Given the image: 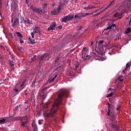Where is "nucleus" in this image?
Segmentation results:
<instances>
[{"label":"nucleus","instance_id":"40","mask_svg":"<svg viewBox=\"0 0 131 131\" xmlns=\"http://www.w3.org/2000/svg\"><path fill=\"white\" fill-rule=\"evenodd\" d=\"M107 105H108V110H110V108H111V104H110V103L108 102Z\"/></svg>","mask_w":131,"mask_h":131},{"label":"nucleus","instance_id":"63","mask_svg":"<svg viewBox=\"0 0 131 131\" xmlns=\"http://www.w3.org/2000/svg\"><path fill=\"white\" fill-rule=\"evenodd\" d=\"M105 34H107V35H108V34H109V31H108V32H107L106 33H104Z\"/></svg>","mask_w":131,"mask_h":131},{"label":"nucleus","instance_id":"18","mask_svg":"<svg viewBox=\"0 0 131 131\" xmlns=\"http://www.w3.org/2000/svg\"><path fill=\"white\" fill-rule=\"evenodd\" d=\"M67 75L68 76H73L74 75V74H73V72H72L71 71H69L67 72Z\"/></svg>","mask_w":131,"mask_h":131},{"label":"nucleus","instance_id":"17","mask_svg":"<svg viewBox=\"0 0 131 131\" xmlns=\"http://www.w3.org/2000/svg\"><path fill=\"white\" fill-rule=\"evenodd\" d=\"M113 3L114 2H111V4H110L105 9H103V11H106L108 8L110 7H112V6H113Z\"/></svg>","mask_w":131,"mask_h":131},{"label":"nucleus","instance_id":"49","mask_svg":"<svg viewBox=\"0 0 131 131\" xmlns=\"http://www.w3.org/2000/svg\"><path fill=\"white\" fill-rule=\"evenodd\" d=\"M18 51H19V52H22V50H23L22 47L18 48Z\"/></svg>","mask_w":131,"mask_h":131},{"label":"nucleus","instance_id":"8","mask_svg":"<svg viewBox=\"0 0 131 131\" xmlns=\"http://www.w3.org/2000/svg\"><path fill=\"white\" fill-rule=\"evenodd\" d=\"M33 32H34V33H39V34H40V31H39V28L38 26L35 27Z\"/></svg>","mask_w":131,"mask_h":131},{"label":"nucleus","instance_id":"46","mask_svg":"<svg viewBox=\"0 0 131 131\" xmlns=\"http://www.w3.org/2000/svg\"><path fill=\"white\" fill-rule=\"evenodd\" d=\"M19 41L20 43H24V41L21 39V38L19 39Z\"/></svg>","mask_w":131,"mask_h":131},{"label":"nucleus","instance_id":"33","mask_svg":"<svg viewBox=\"0 0 131 131\" xmlns=\"http://www.w3.org/2000/svg\"><path fill=\"white\" fill-rule=\"evenodd\" d=\"M0 49H1V50H3V51H4V50H7V47H4V46L1 45V46H0Z\"/></svg>","mask_w":131,"mask_h":131},{"label":"nucleus","instance_id":"59","mask_svg":"<svg viewBox=\"0 0 131 131\" xmlns=\"http://www.w3.org/2000/svg\"><path fill=\"white\" fill-rule=\"evenodd\" d=\"M45 13H46V11L45 10H42V12H41V14H45Z\"/></svg>","mask_w":131,"mask_h":131},{"label":"nucleus","instance_id":"64","mask_svg":"<svg viewBox=\"0 0 131 131\" xmlns=\"http://www.w3.org/2000/svg\"><path fill=\"white\" fill-rule=\"evenodd\" d=\"M129 19L131 20V14L129 15Z\"/></svg>","mask_w":131,"mask_h":131},{"label":"nucleus","instance_id":"61","mask_svg":"<svg viewBox=\"0 0 131 131\" xmlns=\"http://www.w3.org/2000/svg\"><path fill=\"white\" fill-rule=\"evenodd\" d=\"M129 25L131 26V19L129 21Z\"/></svg>","mask_w":131,"mask_h":131},{"label":"nucleus","instance_id":"44","mask_svg":"<svg viewBox=\"0 0 131 131\" xmlns=\"http://www.w3.org/2000/svg\"><path fill=\"white\" fill-rule=\"evenodd\" d=\"M17 22H18V19L14 20V23H13V24L12 26H13V25H16V23H17Z\"/></svg>","mask_w":131,"mask_h":131},{"label":"nucleus","instance_id":"42","mask_svg":"<svg viewBox=\"0 0 131 131\" xmlns=\"http://www.w3.org/2000/svg\"><path fill=\"white\" fill-rule=\"evenodd\" d=\"M34 34H35V33L32 32L31 34V35L33 38H34Z\"/></svg>","mask_w":131,"mask_h":131},{"label":"nucleus","instance_id":"56","mask_svg":"<svg viewBox=\"0 0 131 131\" xmlns=\"http://www.w3.org/2000/svg\"><path fill=\"white\" fill-rule=\"evenodd\" d=\"M48 83H49V82H47V83H45L43 85V86H45V85H48Z\"/></svg>","mask_w":131,"mask_h":131},{"label":"nucleus","instance_id":"29","mask_svg":"<svg viewBox=\"0 0 131 131\" xmlns=\"http://www.w3.org/2000/svg\"><path fill=\"white\" fill-rule=\"evenodd\" d=\"M82 28H83L82 26H80L78 27V29H77V31H79L81 30V29H82Z\"/></svg>","mask_w":131,"mask_h":131},{"label":"nucleus","instance_id":"4","mask_svg":"<svg viewBox=\"0 0 131 131\" xmlns=\"http://www.w3.org/2000/svg\"><path fill=\"white\" fill-rule=\"evenodd\" d=\"M72 19H74V15H73L72 14L67 15L62 19L61 22H63L64 23H67L68 21H71Z\"/></svg>","mask_w":131,"mask_h":131},{"label":"nucleus","instance_id":"52","mask_svg":"<svg viewBox=\"0 0 131 131\" xmlns=\"http://www.w3.org/2000/svg\"><path fill=\"white\" fill-rule=\"evenodd\" d=\"M14 92H19V90L17 88L14 89Z\"/></svg>","mask_w":131,"mask_h":131},{"label":"nucleus","instance_id":"21","mask_svg":"<svg viewBox=\"0 0 131 131\" xmlns=\"http://www.w3.org/2000/svg\"><path fill=\"white\" fill-rule=\"evenodd\" d=\"M16 33L17 36L18 37H19L20 38H22V37H23V35H21V33H20L19 32H17Z\"/></svg>","mask_w":131,"mask_h":131},{"label":"nucleus","instance_id":"19","mask_svg":"<svg viewBox=\"0 0 131 131\" xmlns=\"http://www.w3.org/2000/svg\"><path fill=\"white\" fill-rule=\"evenodd\" d=\"M26 81V80H24L23 81V82H22V83L21 84L20 88V90H23V89H24V84L25 83V82Z\"/></svg>","mask_w":131,"mask_h":131},{"label":"nucleus","instance_id":"2","mask_svg":"<svg viewBox=\"0 0 131 131\" xmlns=\"http://www.w3.org/2000/svg\"><path fill=\"white\" fill-rule=\"evenodd\" d=\"M125 3H127V6L124 11L122 13H119V12H116L114 14V17H119V19H121L122 18V14H124V13H128V11H130L131 10V0H126Z\"/></svg>","mask_w":131,"mask_h":131},{"label":"nucleus","instance_id":"15","mask_svg":"<svg viewBox=\"0 0 131 131\" xmlns=\"http://www.w3.org/2000/svg\"><path fill=\"white\" fill-rule=\"evenodd\" d=\"M35 81H36V77H35L34 80H33L31 84V86L32 88H35Z\"/></svg>","mask_w":131,"mask_h":131},{"label":"nucleus","instance_id":"24","mask_svg":"<svg viewBox=\"0 0 131 131\" xmlns=\"http://www.w3.org/2000/svg\"><path fill=\"white\" fill-rule=\"evenodd\" d=\"M131 31L130 28H128L127 30L125 31V34H128V33H129Z\"/></svg>","mask_w":131,"mask_h":131},{"label":"nucleus","instance_id":"32","mask_svg":"<svg viewBox=\"0 0 131 131\" xmlns=\"http://www.w3.org/2000/svg\"><path fill=\"white\" fill-rule=\"evenodd\" d=\"M130 67V63H127L126 64L125 70H127V68H129Z\"/></svg>","mask_w":131,"mask_h":131},{"label":"nucleus","instance_id":"26","mask_svg":"<svg viewBox=\"0 0 131 131\" xmlns=\"http://www.w3.org/2000/svg\"><path fill=\"white\" fill-rule=\"evenodd\" d=\"M26 123H27V122H21V125L22 126H23V127H26V125H25V124H26Z\"/></svg>","mask_w":131,"mask_h":131},{"label":"nucleus","instance_id":"53","mask_svg":"<svg viewBox=\"0 0 131 131\" xmlns=\"http://www.w3.org/2000/svg\"><path fill=\"white\" fill-rule=\"evenodd\" d=\"M10 36H11L12 38H14V36H13V34L10 33Z\"/></svg>","mask_w":131,"mask_h":131},{"label":"nucleus","instance_id":"55","mask_svg":"<svg viewBox=\"0 0 131 131\" xmlns=\"http://www.w3.org/2000/svg\"><path fill=\"white\" fill-rule=\"evenodd\" d=\"M38 123L39 124H41V121L40 120L38 121Z\"/></svg>","mask_w":131,"mask_h":131},{"label":"nucleus","instance_id":"48","mask_svg":"<svg viewBox=\"0 0 131 131\" xmlns=\"http://www.w3.org/2000/svg\"><path fill=\"white\" fill-rule=\"evenodd\" d=\"M47 6H48V4L45 3L44 4V6H42L43 9H45V8H46V7H47Z\"/></svg>","mask_w":131,"mask_h":131},{"label":"nucleus","instance_id":"57","mask_svg":"<svg viewBox=\"0 0 131 131\" xmlns=\"http://www.w3.org/2000/svg\"><path fill=\"white\" fill-rule=\"evenodd\" d=\"M127 70H125V69L124 70H123L122 72L123 73H125V71Z\"/></svg>","mask_w":131,"mask_h":131},{"label":"nucleus","instance_id":"43","mask_svg":"<svg viewBox=\"0 0 131 131\" xmlns=\"http://www.w3.org/2000/svg\"><path fill=\"white\" fill-rule=\"evenodd\" d=\"M82 59H84L85 58V54H83V52H82Z\"/></svg>","mask_w":131,"mask_h":131},{"label":"nucleus","instance_id":"54","mask_svg":"<svg viewBox=\"0 0 131 131\" xmlns=\"http://www.w3.org/2000/svg\"><path fill=\"white\" fill-rule=\"evenodd\" d=\"M58 29H62V26H59L58 27Z\"/></svg>","mask_w":131,"mask_h":131},{"label":"nucleus","instance_id":"1","mask_svg":"<svg viewBox=\"0 0 131 131\" xmlns=\"http://www.w3.org/2000/svg\"><path fill=\"white\" fill-rule=\"evenodd\" d=\"M69 95V92L66 89L60 90L58 92V95L57 99L54 101V104L53 105V108L50 111V113L47 114V117H52L54 120H57V117L55 116V114L57 113V110L59 108V105L62 104V101L64 97L67 98Z\"/></svg>","mask_w":131,"mask_h":131},{"label":"nucleus","instance_id":"34","mask_svg":"<svg viewBox=\"0 0 131 131\" xmlns=\"http://www.w3.org/2000/svg\"><path fill=\"white\" fill-rule=\"evenodd\" d=\"M6 122V119H2L0 120V124L2 123H4Z\"/></svg>","mask_w":131,"mask_h":131},{"label":"nucleus","instance_id":"30","mask_svg":"<svg viewBox=\"0 0 131 131\" xmlns=\"http://www.w3.org/2000/svg\"><path fill=\"white\" fill-rule=\"evenodd\" d=\"M37 13L38 14H41V13H42V9H39V8H38V10L37 11Z\"/></svg>","mask_w":131,"mask_h":131},{"label":"nucleus","instance_id":"41","mask_svg":"<svg viewBox=\"0 0 131 131\" xmlns=\"http://www.w3.org/2000/svg\"><path fill=\"white\" fill-rule=\"evenodd\" d=\"M63 68V67H62V66H59V67H57L56 68V69H55V70H56V71H58V70H59V68Z\"/></svg>","mask_w":131,"mask_h":131},{"label":"nucleus","instance_id":"39","mask_svg":"<svg viewBox=\"0 0 131 131\" xmlns=\"http://www.w3.org/2000/svg\"><path fill=\"white\" fill-rule=\"evenodd\" d=\"M79 65H80V64L79 63V62H76V65L75 66V68H78V67L79 66Z\"/></svg>","mask_w":131,"mask_h":131},{"label":"nucleus","instance_id":"25","mask_svg":"<svg viewBox=\"0 0 131 131\" xmlns=\"http://www.w3.org/2000/svg\"><path fill=\"white\" fill-rule=\"evenodd\" d=\"M21 117H14L13 118V120L15 121H18V120H21Z\"/></svg>","mask_w":131,"mask_h":131},{"label":"nucleus","instance_id":"60","mask_svg":"<svg viewBox=\"0 0 131 131\" xmlns=\"http://www.w3.org/2000/svg\"><path fill=\"white\" fill-rule=\"evenodd\" d=\"M74 51V49H73L72 50H70V53H72Z\"/></svg>","mask_w":131,"mask_h":131},{"label":"nucleus","instance_id":"3","mask_svg":"<svg viewBox=\"0 0 131 131\" xmlns=\"http://www.w3.org/2000/svg\"><path fill=\"white\" fill-rule=\"evenodd\" d=\"M104 48H106V46L104 45V40H99L98 47V51H97V53L99 55H102V52H103V51H104Z\"/></svg>","mask_w":131,"mask_h":131},{"label":"nucleus","instance_id":"6","mask_svg":"<svg viewBox=\"0 0 131 131\" xmlns=\"http://www.w3.org/2000/svg\"><path fill=\"white\" fill-rule=\"evenodd\" d=\"M114 27H116V25L112 24V25H110L106 28L104 29V31H107V30H110V29H114Z\"/></svg>","mask_w":131,"mask_h":131},{"label":"nucleus","instance_id":"16","mask_svg":"<svg viewBox=\"0 0 131 131\" xmlns=\"http://www.w3.org/2000/svg\"><path fill=\"white\" fill-rule=\"evenodd\" d=\"M28 40L30 41L31 45H34L35 43V41L34 39H32L30 38H29Z\"/></svg>","mask_w":131,"mask_h":131},{"label":"nucleus","instance_id":"28","mask_svg":"<svg viewBox=\"0 0 131 131\" xmlns=\"http://www.w3.org/2000/svg\"><path fill=\"white\" fill-rule=\"evenodd\" d=\"M113 94H114V92H111V93H110L108 95H107L106 96V97L110 98V97H112V96H113Z\"/></svg>","mask_w":131,"mask_h":131},{"label":"nucleus","instance_id":"27","mask_svg":"<svg viewBox=\"0 0 131 131\" xmlns=\"http://www.w3.org/2000/svg\"><path fill=\"white\" fill-rule=\"evenodd\" d=\"M17 6H18V5L17 4V3H14L12 8H13L14 10H16Z\"/></svg>","mask_w":131,"mask_h":131},{"label":"nucleus","instance_id":"7","mask_svg":"<svg viewBox=\"0 0 131 131\" xmlns=\"http://www.w3.org/2000/svg\"><path fill=\"white\" fill-rule=\"evenodd\" d=\"M46 57H49V54L45 53L42 55H40L38 57L39 58V60L40 61H42L43 60V59H45V58H46Z\"/></svg>","mask_w":131,"mask_h":131},{"label":"nucleus","instance_id":"58","mask_svg":"<svg viewBox=\"0 0 131 131\" xmlns=\"http://www.w3.org/2000/svg\"><path fill=\"white\" fill-rule=\"evenodd\" d=\"M9 118H14V116H9Z\"/></svg>","mask_w":131,"mask_h":131},{"label":"nucleus","instance_id":"38","mask_svg":"<svg viewBox=\"0 0 131 131\" xmlns=\"http://www.w3.org/2000/svg\"><path fill=\"white\" fill-rule=\"evenodd\" d=\"M48 31H51V30H54V29H53V28L51 27L50 26V27H49L48 28Z\"/></svg>","mask_w":131,"mask_h":131},{"label":"nucleus","instance_id":"45","mask_svg":"<svg viewBox=\"0 0 131 131\" xmlns=\"http://www.w3.org/2000/svg\"><path fill=\"white\" fill-rule=\"evenodd\" d=\"M90 58H91V57H90L89 55H86V56H85V58H84V59H86V60H88V59H90Z\"/></svg>","mask_w":131,"mask_h":131},{"label":"nucleus","instance_id":"37","mask_svg":"<svg viewBox=\"0 0 131 131\" xmlns=\"http://www.w3.org/2000/svg\"><path fill=\"white\" fill-rule=\"evenodd\" d=\"M122 76H120V77H119L118 78V80L119 81L122 82L123 81V79H122Z\"/></svg>","mask_w":131,"mask_h":131},{"label":"nucleus","instance_id":"50","mask_svg":"<svg viewBox=\"0 0 131 131\" xmlns=\"http://www.w3.org/2000/svg\"><path fill=\"white\" fill-rule=\"evenodd\" d=\"M32 61H34L35 60H36V58L33 57L31 58Z\"/></svg>","mask_w":131,"mask_h":131},{"label":"nucleus","instance_id":"14","mask_svg":"<svg viewBox=\"0 0 131 131\" xmlns=\"http://www.w3.org/2000/svg\"><path fill=\"white\" fill-rule=\"evenodd\" d=\"M89 15H90V13H81L80 14V18H81V17H86V16H89Z\"/></svg>","mask_w":131,"mask_h":131},{"label":"nucleus","instance_id":"12","mask_svg":"<svg viewBox=\"0 0 131 131\" xmlns=\"http://www.w3.org/2000/svg\"><path fill=\"white\" fill-rule=\"evenodd\" d=\"M23 21L26 24H28L29 25L31 24V23H30V20L29 19V18H23Z\"/></svg>","mask_w":131,"mask_h":131},{"label":"nucleus","instance_id":"11","mask_svg":"<svg viewBox=\"0 0 131 131\" xmlns=\"http://www.w3.org/2000/svg\"><path fill=\"white\" fill-rule=\"evenodd\" d=\"M57 76H58V74L55 75L53 78H50L48 80V82L49 83H51V82H53V81H54V80H55V79H56V78H57Z\"/></svg>","mask_w":131,"mask_h":131},{"label":"nucleus","instance_id":"22","mask_svg":"<svg viewBox=\"0 0 131 131\" xmlns=\"http://www.w3.org/2000/svg\"><path fill=\"white\" fill-rule=\"evenodd\" d=\"M94 7L93 6H88V7H84V10H86L87 11H88V10H91V9H93Z\"/></svg>","mask_w":131,"mask_h":131},{"label":"nucleus","instance_id":"10","mask_svg":"<svg viewBox=\"0 0 131 131\" xmlns=\"http://www.w3.org/2000/svg\"><path fill=\"white\" fill-rule=\"evenodd\" d=\"M9 61L10 67H11L12 70H14V68H15V67H14L15 66V62L13 60H9Z\"/></svg>","mask_w":131,"mask_h":131},{"label":"nucleus","instance_id":"36","mask_svg":"<svg viewBox=\"0 0 131 131\" xmlns=\"http://www.w3.org/2000/svg\"><path fill=\"white\" fill-rule=\"evenodd\" d=\"M86 51H88V49L86 48H84L82 50L83 54H85V52H86Z\"/></svg>","mask_w":131,"mask_h":131},{"label":"nucleus","instance_id":"9","mask_svg":"<svg viewBox=\"0 0 131 131\" xmlns=\"http://www.w3.org/2000/svg\"><path fill=\"white\" fill-rule=\"evenodd\" d=\"M32 126L33 127V131H38V129L37 128V125L36 124H35L34 122L32 123Z\"/></svg>","mask_w":131,"mask_h":131},{"label":"nucleus","instance_id":"23","mask_svg":"<svg viewBox=\"0 0 131 131\" xmlns=\"http://www.w3.org/2000/svg\"><path fill=\"white\" fill-rule=\"evenodd\" d=\"M60 59H61V56L60 55L57 56L56 59H55V63H57V62H58Z\"/></svg>","mask_w":131,"mask_h":131},{"label":"nucleus","instance_id":"5","mask_svg":"<svg viewBox=\"0 0 131 131\" xmlns=\"http://www.w3.org/2000/svg\"><path fill=\"white\" fill-rule=\"evenodd\" d=\"M62 7H63V3H61L60 4H59L57 8V10H54L53 11H51V13L52 14V15H58V14H59V13H60V11L62 8Z\"/></svg>","mask_w":131,"mask_h":131},{"label":"nucleus","instance_id":"35","mask_svg":"<svg viewBox=\"0 0 131 131\" xmlns=\"http://www.w3.org/2000/svg\"><path fill=\"white\" fill-rule=\"evenodd\" d=\"M74 18H75V19H76V18L78 19L79 18H80V14L75 15Z\"/></svg>","mask_w":131,"mask_h":131},{"label":"nucleus","instance_id":"47","mask_svg":"<svg viewBox=\"0 0 131 131\" xmlns=\"http://www.w3.org/2000/svg\"><path fill=\"white\" fill-rule=\"evenodd\" d=\"M110 112H111V111L110 110H108V112H107L108 116H110Z\"/></svg>","mask_w":131,"mask_h":131},{"label":"nucleus","instance_id":"51","mask_svg":"<svg viewBox=\"0 0 131 131\" xmlns=\"http://www.w3.org/2000/svg\"><path fill=\"white\" fill-rule=\"evenodd\" d=\"M21 107V104L18 105V106H16L15 109H18Z\"/></svg>","mask_w":131,"mask_h":131},{"label":"nucleus","instance_id":"13","mask_svg":"<svg viewBox=\"0 0 131 131\" xmlns=\"http://www.w3.org/2000/svg\"><path fill=\"white\" fill-rule=\"evenodd\" d=\"M30 9H31V10H32L34 13H37V11H38V8H35V7H34L33 6H31L30 7Z\"/></svg>","mask_w":131,"mask_h":131},{"label":"nucleus","instance_id":"20","mask_svg":"<svg viewBox=\"0 0 131 131\" xmlns=\"http://www.w3.org/2000/svg\"><path fill=\"white\" fill-rule=\"evenodd\" d=\"M57 26V25L56 24L55 22H53L51 25H50V27H51L53 29Z\"/></svg>","mask_w":131,"mask_h":131},{"label":"nucleus","instance_id":"31","mask_svg":"<svg viewBox=\"0 0 131 131\" xmlns=\"http://www.w3.org/2000/svg\"><path fill=\"white\" fill-rule=\"evenodd\" d=\"M121 105H118L117 106V108H116L117 111H119V110H120V109H121Z\"/></svg>","mask_w":131,"mask_h":131},{"label":"nucleus","instance_id":"62","mask_svg":"<svg viewBox=\"0 0 131 131\" xmlns=\"http://www.w3.org/2000/svg\"><path fill=\"white\" fill-rule=\"evenodd\" d=\"M86 4V2H83L82 5H85Z\"/></svg>","mask_w":131,"mask_h":131}]
</instances>
